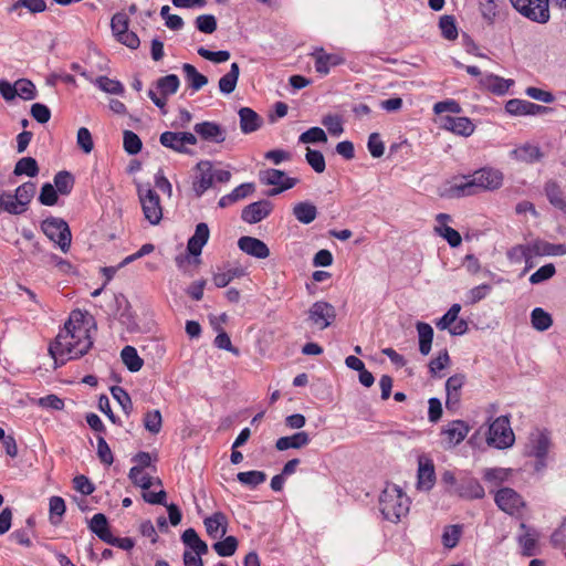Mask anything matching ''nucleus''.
<instances>
[{
  "mask_svg": "<svg viewBox=\"0 0 566 566\" xmlns=\"http://www.w3.org/2000/svg\"><path fill=\"white\" fill-rule=\"evenodd\" d=\"M516 158L525 163H535L542 158L541 149L537 146L526 144L513 151Z\"/></svg>",
  "mask_w": 566,
  "mask_h": 566,
  "instance_id": "49530a36",
  "label": "nucleus"
},
{
  "mask_svg": "<svg viewBox=\"0 0 566 566\" xmlns=\"http://www.w3.org/2000/svg\"><path fill=\"white\" fill-rule=\"evenodd\" d=\"M120 357L124 365L132 373L139 371L144 365V360L139 357L136 348L133 346H125L122 349Z\"/></svg>",
  "mask_w": 566,
  "mask_h": 566,
  "instance_id": "c9c22d12",
  "label": "nucleus"
},
{
  "mask_svg": "<svg viewBox=\"0 0 566 566\" xmlns=\"http://www.w3.org/2000/svg\"><path fill=\"white\" fill-rule=\"evenodd\" d=\"M197 175L192 182V190L196 197H201L213 185L212 163L201 160L195 167Z\"/></svg>",
  "mask_w": 566,
  "mask_h": 566,
  "instance_id": "ddd939ff",
  "label": "nucleus"
},
{
  "mask_svg": "<svg viewBox=\"0 0 566 566\" xmlns=\"http://www.w3.org/2000/svg\"><path fill=\"white\" fill-rule=\"evenodd\" d=\"M461 536L460 525L447 526L442 534V544L447 548H453L458 545Z\"/></svg>",
  "mask_w": 566,
  "mask_h": 566,
  "instance_id": "13d9d810",
  "label": "nucleus"
},
{
  "mask_svg": "<svg viewBox=\"0 0 566 566\" xmlns=\"http://www.w3.org/2000/svg\"><path fill=\"white\" fill-rule=\"evenodd\" d=\"M74 177L71 172L66 170H61L54 176V188L57 193L62 196H67L71 193L74 187Z\"/></svg>",
  "mask_w": 566,
  "mask_h": 566,
  "instance_id": "a19ab883",
  "label": "nucleus"
},
{
  "mask_svg": "<svg viewBox=\"0 0 566 566\" xmlns=\"http://www.w3.org/2000/svg\"><path fill=\"white\" fill-rule=\"evenodd\" d=\"M210 237V230L207 223L200 222L196 226L193 235H191L187 243L189 254L199 256L202 248L207 244Z\"/></svg>",
  "mask_w": 566,
  "mask_h": 566,
  "instance_id": "6ab92c4d",
  "label": "nucleus"
},
{
  "mask_svg": "<svg viewBox=\"0 0 566 566\" xmlns=\"http://www.w3.org/2000/svg\"><path fill=\"white\" fill-rule=\"evenodd\" d=\"M15 87L18 91L17 96H20L21 98L25 101H31L35 98L36 90L34 84L27 78H20L15 82Z\"/></svg>",
  "mask_w": 566,
  "mask_h": 566,
  "instance_id": "e2e57ef3",
  "label": "nucleus"
},
{
  "mask_svg": "<svg viewBox=\"0 0 566 566\" xmlns=\"http://www.w3.org/2000/svg\"><path fill=\"white\" fill-rule=\"evenodd\" d=\"M448 492L468 500L483 499L485 495L481 483L475 478L469 475L462 476L459 480V484L453 490L448 489Z\"/></svg>",
  "mask_w": 566,
  "mask_h": 566,
  "instance_id": "2eb2a0df",
  "label": "nucleus"
},
{
  "mask_svg": "<svg viewBox=\"0 0 566 566\" xmlns=\"http://www.w3.org/2000/svg\"><path fill=\"white\" fill-rule=\"evenodd\" d=\"M470 431V427L463 420H453L442 431L446 436L448 447L452 448L461 443Z\"/></svg>",
  "mask_w": 566,
  "mask_h": 566,
  "instance_id": "412c9836",
  "label": "nucleus"
},
{
  "mask_svg": "<svg viewBox=\"0 0 566 566\" xmlns=\"http://www.w3.org/2000/svg\"><path fill=\"white\" fill-rule=\"evenodd\" d=\"M92 533H94L101 541L107 543L113 535L108 525L107 517L103 513H96L88 525Z\"/></svg>",
  "mask_w": 566,
  "mask_h": 566,
  "instance_id": "7c9ffc66",
  "label": "nucleus"
},
{
  "mask_svg": "<svg viewBox=\"0 0 566 566\" xmlns=\"http://www.w3.org/2000/svg\"><path fill=\"white\" fill-rule=\"evenodd\" d=\"M480 83L495 95H504L514 85L513 80H506L495 74L484 75Z\"/></svg>",
  "mask_w": 566,
  "mask_h": 566,
  "instance_id": "393cba45",
  "label": "nucleus"
},
{
  "mask_svg": "<svg viewBox=\"0 0 566 566\" xmlns=\"http://www.w3.org/2000/svg\"><path fill=\"white\" fill-rule=\"evenodd\" d=\"M64 327L67 328H90L96 329V324L92 317L87 318V315L80 310H75L71 313L69 319L65 322Z\"/></svg>",
  "mask_w": 566,
  "mask_h": 566,
  "instance_id": "79ce46f5",
  "label": "nucleus"
},
{
  "mask_svg": "<svg viewBox=\"0 0 566 566\" xmlns=\"http://www.w3.org/2000/svg\"><path fill=\"white\" fill-rule=\"evenodd\" d=\"M503 184V174L491 167H483L470 176H463L461 182L447 188L442 196L447 198H462L478 195L482 191H493Z\"/></svg>",
  "mask_w": 566,
  "mask_h": 566,
  "instance_id": "f03ea898",
  "label": "nucleus"
},
{
  "mask_svg": "<svg viewBox=\"0 0 566 566\" xmlns=\"http://www.w3.org/2000/svg\"><path fill=\"white\" fill-rule=\"evenodd\" d=\"M124 149L129 155H137L143 147L142 139L132 130H125L123 136Z\"/></svg>",
  "mask_w": 566,
  "mask_h": 566,
  "instance_id": "864d4df0",
  "label": "nucleus"
},
{
  "mask_svg": "<svg viewBox=\"0 0 566 566\" xmlns=\"http://www.w3.org/2000/svg\"><path fill=\"white\" fill-rule=\"evenodd\" d=\"M514 432L509 416H500L489 427L486 442L496 449H506L514 443Z\"/></svg>",
  "mask_w": 566,
  "mask_h": 566,
  "instance_id": "423d86ee",
  "label": "nucleus"
},
{
  "mask_svg": "<svg viewBox=\"0 0 566 566\" xmlns=\"http://www.w3.org/2000/svg\"><path fill=\"white\" fill-rule=\"evenodd\" d=\"M237 479L244 485L255 488L266 480V474L262 471L252 470L247 472H239Z\"/></svg>",
  "mask_w": 566,
  "mask_h": 566,
  "instance_id": "8fccbe9b",
  "label": "nucleus"
},
{
  "mask_svg": "<svg viewBox=\"0 0 566 566\" xmlns=\"http://www.w3.org/2000/svg\"><path fill=\"white\" fill-rule=\"evenodd\" d=\"M439 28H440L442 36L446 40L453 41L459 35L458 28L455 24V19L453 15L444 14V15L440 17Z\"/></svg>",
  "mask_w": 566,
  "mask_h": 566,
  "instance_id": "de8ad7c7",
  "label": "nucleus"
},
{
  "mask_svg": "<svg viewBox=\"0 0 566 566\" xmlns=\"http://www.w3.org/2000/svg\"><path fill=\"white\" fill-rule=\"evenodd\" d=\"M305 159L317 174L323 172L326 168L324 155L319 150L307 148Z\"/></svg>",
  "mask_w": 566,
  "mask_h": 566,
  "instance_id": "5fc2aeb1",
  "label": "nucleus"
},
{
  "mask_svg": "<svg viewBox=\"0 0 566 566\" xmlns=\"http://www.w3.org/2000/svg\"><path fill=\"white\" fill-rule=\"evenodd\" d=\"M50 521L56 525L61 522V517L65 513V502L61 496H52L50 499Z\"/></svg>",
  "mask_w": 566,
  "mask_h": 566,
  "instance_id": "4d7b16f0",
  "label": "nucleus"
},
{
  "mask_svg": "<svg viewBox=\"0 0 566 566\" xmlns=\"http://www.w3.org/2000/svg\"><path fill=\"white\" fill-rule=\"evenodd\" d=\"M129 480L143 490H148L153 482L148 474H145L140 468H132L128 473Z\"/></svg>",
  "mask_w": 566,
  "mask_h": 566,
  "instance_id": "774afa93",
  "label": "nucleus"
},
{
  "mask_svg": "<svg viewBox=\"0 0 566 566\" xmlns=\"http://www.w3.org/2000/svg\"><path fill=\"white\" fill-rule=\"evenodd\" d=\"M182 543L190 548L189 552L196 555H206L208 553V545L203 542L196 530L187 528L181 535Z\"/></svg>",
  "mask_w": 566,
  "mask_h": 566,
  "instance_id": "c85d7f7f",
  "label": "nucleus"
},
{
  "mask_svg": "<svg viewBox=\"0 0 566 566\" xmlns=\"http://www.w3.org/2000/svg\"><path fill=\"white\" fill-rule=\"evenodd\" d=\"M416 328L419 337V352L423 356H427L431 350L433 328L430 324L424 322H418Z\"/></svg>",
  "mask_w": 566,
  "mask_h": 566,
  "instance_id": "72a5a7b5",
  "label": "nucleus"
},
{
  "mask_svg": "<svg viewBox=\"0 0 566 566\" xmlns=\"http://www.w3.org/2000/svg\"><path fill=\"white\" fill-rule=\"evenodd\" d=\"M212 548L216 553L221 557H230L234 555L238 548V539L230 535L223 538L222 541H218L212 545Z\"/></svg>",
  "mask_w": 566,
  "mask_h": 566,
  "instance_id": "a18cd8bd",
  "label": "nucleus"
},
{
  "mask_svg": "<svg viewBox=\"0 0 566 566\" xmlns=\"http://www.w3.org/2000/svg\"><path fill=\"white\" fill-rule=\"evenodd\" d=\"M531 324L534 329L545 332L553 325V317L542 307H535L531 312Z\"/></svg>",
  "mask_w": 566,
  "mask_h": 566,
  "instance_id": "4c0bfd02",
  "label": "nucleus"
},
{
  "mask_svg": "<svg viewBox=\"0 0 566 566\" xmlns=\"http://www.w3.org/2000/svg\"><path fill=\"white\" fill-rule=\"evenodd\" d=\"M293 216L304 224L313 222L317 217V208L310 201H301L294 205Z\"/></svg>",
  "mask_w": 566,
  "mask_h": 566,
  "instance_id": "2f4dec72",
  "label": "nucleus"
},
{
  "mask_svg": "<svg viewBox=\"0 0 566 566\" xmlns=\"http://www.w3.org/2000/svg\"><path fill=\"white\" fill-rule=\"evenodd\" d=\"M343 59L336 54L324 53L323 50L316 55L315 70L316 72L326 75L329 72L331 66L339 65Z\"/></svg>",
  "mask_w": 566,
  "mask_h": 566,
  "instance_id": "e433bc0d",
  "label": "nucleus"
},
{
  "mask_svg": "<svg viewBox=\"0 0 566 566\" xmlns=\"http://www.w3.org/2000/svg\"><path fill=\"white\" fill-rule=\"evenodd\" d=\"M182 72L192 91H199L208 84V77L198 72V70L190 63L182 64Z\"/></svg>",
  "mask_w": 566,
  "mask_h": 566,
  "instance_id": "473e14b6",
  "label": "nucleus"
},
{
  "mask_svg": "<svg viewBox=\"0 0 566 566\" xmlns=\"http://www.w3.org/2000/svg\"><path fill=\"white\" fill-rule=\"evenodd\" d=\"M514 9L523 17L537 23L549 20L548 0H511Z\"/></svg>",
  "mask_w": 566,
  "mask_h": 566,
  "instance_id": "6e6552de",
  "label": "nucleus"
},
{
  "mask_svg": "<svg viewBox=\"0 0 566 566\" xmlns=\"http://www.w3.org/2000/svg\"><path fill=\"white\" fill-rule=\"evenodd\" d=\"M92 346L90 328L64 327L51 343L49 352L55 361L64 364L69 359L82 357Z\"/></svg>",
  "mask_w": 566,
  "mask_h": 566,
  "instance_id": "f257e3e1",
  "label": "nucleus"
},
{
  "mask_svg": "<svg viewBox=\"0 0 566 566\" xmlns=\"http://www.w3.org/2000/svg\"><path fill=\"white\" fill-rule=\"evenodd\" d=\"M182 543L190 548L189 552L196 555H206L208 553V545L203 542L196 530L187 528L181 535Z\"/></svg>",
  "mask_w": 566,
  "mask_h": 566,
  "instance_id": "cd10ccee",
  "label": "nucleus"
},
{
  "mask_svg": "<svg viewBox=\"0 0 566 566\" xmlns=\"http://www.w3.org/2000/svg\"><path fill=\"white\" fill-rule=\"evenodd\" d=\"M159 142L166 148H170L180 154L192 155V151L184 145L179 132H164L159 137Z\"/></svg>",
  "mask_w": 566,
  "mask_h": 566,
  "instance_id": "c756f323",
  "label": "nucleus"
},
{
  "mask_svg": "<svg viewBox=\"0 0 566 566\" xmlns=\"http://www.w3.org/2000/svg\"><path fill=\"white\" fill-rule=\"evenodd\" d=\"M259 180L266 186H273L268 196L274 197L283 191L292 189L298 184L297 178L287 177L283 170L269 168L259 172Z\"/></svg>",
  "mask_w": 566,
  "mask_h": 566,
  "instance_id": "0eeeda50",
  "label": "nucleus"
},
{
  "mask_svg": "<svg viewBox=\"0 0 566 566\" xmlns=\"http://www.w3.org/2000/svg\"><path fill=\"white\" fill-rule=\"evenodd\" d=\"M240 75L239 64L233 62L230 66V71L220 77L219 90L222 94H231L235 87Z\"/></svg>",
  "mask_w": 566,
  "mask_h": 566,
  "instance_id": "f704fd0d",
  "label": "nucleus"
},
{
  "mask_svg": "<svg viewBox=\"0 0 566 566\" xmlns=\"http://www.w3.org/2000/svg\"><path fill=\"white\" fill-rule=\"evenodd\" d=\"M510 470L502 468L488 469L484 472L483 479L494 486H499L502 482L507 480Z\"/></svg>",
  "mask_w": 566,
  "mask_h": 566,
  "instance_id": "052dcab7",
  "label": "nucleus"
},
{
  "mask_svg": "<svg viewBox=\"0 0 566 566\" xmlns=\"http://www.w3.org/2000/svg\"><path fill=\"white\" fill-rule=\"evenodd\" d=\"M505 111L512 116H535L548 114L553 108L538 105L526 99L513 98L505 103Z\"/></svg>",
  "mask_w": 566,
  "mask_h": 566,
  "instance_id": "9b49d317",
  "label": "nucleus"
},
{
  "mask_svg": "<svg viewBox=\"0 0 566 566\" xmlns=\"http://www.w3.org/2000/svg\"><path fill=\"white\" fill-rule=\"evenodd\" d=\"M322 124L332 136H340L344 132L342 118L338 115L328 114L323 117Z\"/></svg>",
  "mask_w": 566,
  "mask_h": 566,
  "instance_id": "338daca9",
  "label": "nucleus"
},
{
  "mask_svg": "<svg viewBox=\"0 0 566 566\" xmlns=\"http://www.w3.org/2000/svg\"><path fill=\"white\" fill-rule=\"evenodd\" d=\"M94 83L101 91L108 94L122 95L125 91L124 85L119 81L104 75L98 76Z\"/></svg>",
  "mask_w": 566,
  "mask_h": 566,
  "instance_id": "c03bdc74",
  "label": "nucleus"
},
{
  "mask_svg": "<svg viewBox=\"0 0 566 566\" xmlns=\"http://www.w3.org/2000/svg\"><path fill=\"white\" fill-rule=\"evenodd\" d=\"M442 126L447 130L464 137L470 136L474 132V125L468 117L446 116Z\"/></svg>",
  "mask_w": 566,
  "mask_h": 566,
  "instance_id": "5701e85b",
  "label": "nucleus"
},
{
  "mask_svg": "<svg viewBox=\"0 0 566 566\" xmlns=\"http://www.w3.org/2000/svg\"><path fill=\"white\" fill-rule=\"evenodd\" d=\"M494 501L500 510L506 512L510 515L518 513L525 504L522 496L511 488L500 489L495 493Z\"/></svg>",
  "mask_w": 566,
  "mask_h": 566,
  "instance_id": "f8f14e48",
  "label": "nucleus"
},
{
  "mask_svg": "<svg viewBox=\"0 0 566 566\" xmlns=\"http://www.w3.org/2000/svg\"><path fill=\"white\" fill-rule=\"evenodd\" d=\"M545 195L552 206L566 213V199L560 186L555 180H548L544 187Z\"/></svg>",
  "mask_w": 566,
  "mask_h": 566,
  "instance_id": "bb28decb",
  "label": "nucleus"
},
{
  "mask_svg": "<svg viewBox=\"0 0 566 566\" xmlns=\"http://www.w3.org/2000/svg\"><path fill=\"white\" fill-rule=\"evenodd\" d=\"M197 53L208 60V61H211L213 63H223V62H227L229 59H230V52L227 51V50H220V51H210L203 46H200L198 50H197Z\"/></svg>",
  "mask_w": 566,
  "mask_h": 566,
  "instance_id": "0e129e2a",
  "label": "nucleus"
},
{
  "mask_svg": "<svg viewBox=\"0 0 566 566\" xmlns=\"http://www.w3.org/2000/svg\"><path fill=\"white\" fill-rule=\"evenodd\" d=\"M35 184L32 181H27L15 189L14 193L17 196L18 203H20L21 208L27 209L28 205L35 195Z\"/></svg>",
  "mask_w": 566,
  "mask_h": 566,
  "instance_id": "09e8293b",
  "label": "nucleus"
},
{
  "mask_svg": "<svg viewBox=\"0 0 566 566\" xmlns=\"http://www.w3.org/2000/svg\"><path fill=\"white\" fill-rule=\"evenodd\" d=\"M238 247L242 252L256 259H266L270 255L269 247L262 240L254 237H241L238 240Z\"/></svg>",
  "mask_w": 566,
  "mask_h": 566,
  "instance_id": "a211bd4d",
  "label": "nucleus"
},
{
  "mask_svg": "<svg viewBox=\"0 0 566 566\" xmlns=\"http://www.w3.org/2000/svg\"><path fill=\"white\" fill-rule=\"evenodd\" d=\"M520 528L524 532L517 537V542L522 547V555L525 557L536 555V545L539 536L538 533L528 527L525 523H521Z\"/></svg>",
  "mask_w": 566,
  "mask_h": 566,
  "instance_id": "4be33fe9",
  "label": "nucleus"
},
{
  "mask_svg": "<svg viewBox=\"0 0 566 566\" xmlns=\"http://www.w3.org/2000/svg\"><path fill=\"white\" fill-rule=\"evenodd\" d=\"M4 210L10 214H22L25 212V208H21L18 203L15 193L3 191L0 195V211Z\"/></svg>",
  "mask_w": 566,
  "mask_h": 566,
  "instance_id": "37998d69",
  "label": "nucleus"
},
{
  "mask_svg": "<svg viewBox=\"0 0 566 566\" xmlns=\"http://www.w3.org/2000/svg\"><path fill=\"white\" fill-rule=\"evenodd\" d=\"M436 482L434 464L432 460L420 457L418 460L417 489L429 491Z\"/></svg>",
  "mask_w": 566,
  "mask_h": 566,
  "instance_id": "f3484780",
  "label": "nucleus"
},
{
  "mask_svg": "<svg viewBox=\"0 0 566 566\" xmlns=\"http://www.w3.org/2000/svg\"><path fill=\"white\" fill-rule=\"evenodd\" d=\"M207 534L213 538H221L228 531V518L222 512H214L203 520Z\"/></svg>",
  "mask_w": 566,
  "mask_h": 566,
  "instance_id": "aec40b11",
  "label": "nucleus"
},
{
  "mask_svg": "<svg viewBox=\"0 0 566 566\" xmlns=\"http://www.w3.org/2000/svg\"><path fill=\"white\" fill-rule=\"evenodd\" d=\"M129 18L124 12H117L112 17L111 29L115 38L128 30Z\"/></svg>",
  "mask_w": 566,
  "mask_h": 566,
  "instance_id": "680f3d73",
  "label": "nucleus"
},
{
  "mask_svg": "<svg viewBox=\"0 0 566 566\" xmlns=\"http://www.w3.org/2000/svg\"><path fill=\"white\" fill-rule=\"evenodd\" d=\"M144 426L150 433H158L163 426V418L159 410L148 411L144 417Z\"/></svg>",
  "mask_w": 566,
  "mask_h": 566,
  "instance_id": "bf43d9fd",
  "label": "nucleus"
},
{
  "mask_svg": "<svg viewBox=\"0 0 566 566\" xmlns=\"http://www.w3.org/2000/svg\"><path fill=\"white\" fill-rule=\"evenodd\" d=\"M193 130L201 139L210 143L220 144L223 143L227 137L226 129L214 122L197 123L193 126Z\"/></svg>",
  "mask_w": 566,
  "mask_h": 566,
  "instance_id": "dca6fc26",
  "label": "nucleus"
},
{
  "mask_svg": "<svg viewBox=\"0 0 566 566\" xmlns=\"http://www.w3.org/2000/svg\"><path fill=\"white\" fill-rule=\"evenodd\" d=\"M336 318L335 307L325 301H317L308 310V319L319 329H325L333 324Z\"/></svg>",
  "mask_w": 566,
  "mask_h": 566,
  "instance_id": "9d476101",
  "label": "nucleus"
},
{
  "mask_svg": "<svg viewBox=\"0 0 566 566\" xmlns=\"http://www.w3.org/2000/svg\"><path fill=\"white\" fill-rule=\"evenodd\" d=\"M273 210V203L263 199L245 206L241 212V219L250 224L258 223L270 216Z\"/></svg>",
  "mask_w": 566,
  "mask_h": 566,
  "instance_id": "4468645a",
  "label": "nucleus"
},
{
  "mask_svg": "<svg viewBox=\"0 0 566 566\" xmlns=\"http://www.w3.org/2000/svg\"><path fill=\"white\" fill-rule=\"evenodd\" d=\"M507 258L513 263L528 262L532 260L530 244H517L507 251Z\"/></svg>",
  "mask_w": 566,
  "mask_h": 566,
  "instance_id": "3c124183",
  "label": "nucleus"
},
{
  "mask_svg": "<svg viewBox=\"0 0 566 566\" xmlns=\"http://www.w3.org/2000/svg\"><path fill=\"white\" fill-rule=\"evenodd\" d=\"M551 440L547 433L537 432L530 438L527 444V454L536 459L534 469L539 472L546 467V457L548 453Z\"/></svg>",
  "mask_w": 566,
  "mask_h": 566,
  "instance_id": "1a4fd4ad",
  "label": "nucleus"
},
{
  "mask_svg": "<svg viewBox=\"0 0 566 566\" xmlns=\"http://www.w3.org/2000/svg\"><path fill=\"white\" fill-rule=\"evenodd\" d=\"M44 234L65 253L70 250L72 234L69 224L61 218L50 217L41 223Z\"/></svg>",
  "mask_w": 566,
  "mask_h": 566,
  "instance_id": "39448f33",
  "label": "nucleus"
},
{
  "mask_svg": "<svg viewBox=\"0 0 566 566\" xmlns=\"http://www.w3.org/2000/svg\"><path fill=\"white\" fill-rule=\"evenodd\" d=\"M111 394H112L113 398L122 407L123 411L126 415H129L133 410V402H132L129 394L123 387H119V386H113L111 388Z\"/></svg>",
  "mask_w": 566,
  "mask_h": 566,
  "instance_id": "603ef678",
  "label": "nucleus"
},
{
  "mask_svg": "<svg viewBox=\"0 0 566 566\" xmlns=\"http://www.w3.org/2000/svg\"><path fill=\"white\" fill-rule=\"evenodd\" d=\"M311 439L307 432L300 431L292 436L281 437L275 442V448L279 451L287 449H301L310 443Z\"/></svg>",
  "mask_w": 566,
  "mask_h": 566,
  "instance_id": "a878e982",
  "label": "nucleus"
},
{
  "mask_svg": "<svg viewBox=\"0 0 566 566\" xmlns=\"http://www.w3.org/2000/svg\"><path fill=\"white\" fill-rule=\"evenodd\" d=\"M137 193L145 219L148 220L150 224H158L163 219V207L159 195L151 189L149 184L138 185Z\"/></svg>",
  "mask_w": 566,
  "mask_h": 566,
  "instance_id": "20e7f679",
  "label": "nucleus"
},
{
  "mask_svg": "<svg viewBox=\"0 0 566 566\" xmlns=\"http://www.w3.org/2000/svg\"><path fill=\"white\" fill-rule=\"evenodd\" d=\"M40 168L36 160L33 157H22L20 158L14 166L13 174L15 176L25 175L28 177H36L39 175Z\"/></svg>",
  "mask_w": 566,
  "mask_h": 566,
  "instance_id": "58836bf2",
  "label": "nucleus"
},
{
  "mask_svg": "<svg viewBox=\"0 0 566 566\" xmlns=\"http://www.w3.org/2000/svg\"><path fill=\"white\" fill-rule=\"evenodd\" d=\"M409 496L396 484H389L379 496V509L385 520L398 523L410 510Z\"/></svg>",
  "mask_w": 566,
  "mask_h": 566,
  "instance_id": "7ed1b4c3",
  "label": "nucleus"
},
{
  "mask_svg": "<svg viewBox=\"0 0 566 566\" xmlns=\"http://www.w3.org/2000/svg\"><path fill=\"white\" fill-rule=\"evenodd\" d=\"M298 142L303 144L326 143L327 136L321 127L315 126L302 133Z\"/></svg>",
  "mask_w": 566,
  "mask_h": 566,
  "instance_id": "6e6d98bb",
  "label": "nucleus"
},
{
  "mask_svg": "<svg viewBox=\"0 0 566 566\" xmlns=\"http://www.w3.org/2000/svg\"><path fill=\"white\" fill-rule=\"evenodd\" d=\"M180 86L179 77L176 74L161 76L156 81V88L163 96H169L177 93Z\"/></svg>",
  "mask_w": 566,
  "mask_h": 566,
  "instance_id": "ea45409f",
  "label": "nucleus"
},
{
  "mask_svg": "<svg viewBox=\"0 0 566 566\" xmlns=\"http://www.w3.org/2000/svg\"><path fill=\"white\" fill-rule=\"evenodd\" d=\"M196 28L206 34H211L217 30V19L212 14H201L195 21Z\"/></svg>",
  "mask_w": 566,
  "mask_h": 566,
  "instance_id": "69168bd1",
  "label": "nucleus"
},
{
  "mask_svg": "<svg viewBox=\"0 0 566 566\" xmlns=\"http://www.w3.org/2000/svg\"><path fill=\"white\" fill-rule=\"evenodd\" d=\"M240 128L243 134H251L261 128L263 119L250 107H241L239 109Z\"/></svg>",
  "mask_w": 566,
  "mask_h": 566,
  "instance_id": "b1692460",
  "label": "nucleus"
}]
</instances>
